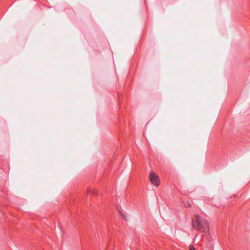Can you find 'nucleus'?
I'll return each mask as SVG.
<instances>
[{
  "mask_svg": "<svg viewBox=\"0 0 250 250\" xmlns=\"http://www.w3.org/2000/svg\"><path fill=\"white\" fill-rule=\"evenodd\" d=\"M196 220L192 221V226L195 229H198L199 230H202L203 227L201 224V221H202V218L199 215H195Z\"/></svg>",
  "mask_w": 250,
  "mask_h": 250,
  "instance_id": "obj_1",
  "label": "nucleus"
},
{
  "mask_svg": "<svg viewBox=\"0 0 250 250\" xmlns=\"http://www.w3.org/2000/svg\"><path fill=\"white\" fill-rule=\"evenodd\" d=\"M89 193H91L93 195H96L98 194L97 191L95 190H89Z\"/></svg>",
  "mask_w": 250,
  "mask_h": 250,
  "instance_id": "obj_4",
  "label": "nucleus"
},
{
  "mask_svg": "<svg viewBox=\"0 0 250 250\" xmlns=\"http://www.w3.org/2000/svg\"><path fill=\"white\" fill-rule=\"evenodd\" d=\"M189 250H195V249L194 248V247L190 245L189 246Z\"/></svg>",
  "mask_w": 250,
  "mask_h": 250,
  "instance_id": "obj_5",
  "label": "nucleus"
},
{
  "mask_svg": "<svg viewBox=\"0 0 250 250\" xmlns=\"http://www.w3.org/2000/svg\"><path fill=\"white\" fill-rule=\"evenodd\" d=\"M149 180L151 183L155 186L159 185V177L156 175V173L154 172H151L149 174Z\"/></svg>",
  "mask_w": 250,
  "mask_h": 250,
  "instance_id": "obj_2",
  "label": "nucleus"
},
{
  "mask_svg": "<svg viewBox=\"0 0 250 250\" xmlns=\"http://www.w3.org/2000/svg\"><path fill=\"white\" fill-rule=\"evenodd\" d=\"M183 205L184 207L186 208H190L191 207V204L188 201H184Z\"/></svg>",
  "mask_w": 250,
  "mask_h": 250,
  "instance_id": "obj_3",
  "label": "nucleus"
}]
</instances>
